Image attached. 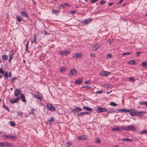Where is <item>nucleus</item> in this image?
<instances>
[{"label":"nucleus","mask_w":147,"mask_h":147,"mask_svg":"<svg viewBox=\"0 0 147 147\" xmlns=\"http://www.w3.org/2000/svg\"><path fill=\"white\" fill-rule=\"evenodd\" d=\"M10 124L12 126H14L16 125L15 122L13 121H10L9 122Z\"/></svg>","instance_id":"nucleus-30"},{"label":"nucleus","mask_w":147,"mask_h":147,"mask_svg":"<svg viewBox=\"0 0 147 147\" xmlns=\"http://www.w3.org/2000/svg\"><path fill=\"white\" fill-rule=\"evenodd\" d=\"M142 65L144 67H147V63L143 62L142 63Z\"/></svg>","instance_id":"nucleus-39"},{"label":"nucleus","mask_w":147,"mask_h":147,"mask_svg":"<svg viewBox=\"0 0 147 147\" xmlns=\"http://www.w3.org/2000/svg\"><path fill=\"white\" fill-rule=\"evenodd\" d=\"M4 144V147L6 146H11L12 145H11L9 143L7 142H3Z\"/></svg>","instance_id":"nucleus-25"},{"label":"nucleus","mask_w":147,"mask_h":147,"mask_svg":"<svg viewBox=\"0 0 147 147\" xmlns=\"http://www.w3.org/2000/svg\"><path fill=\"white\" fill-rule=\"evenodd\" d=\"M81 55L80 53H76V54H75L73 56V57L75 59H76L78 57H81Z\"/></svg>","instance_id":"nucleus-17"},{"label":"nucleus","mask_w":147,"mask_h":147,"mask_svg":"<svg viewBox=\"0 0 147 147\" xmlns=\"http://www.w3.org/2000/svg\"><path fill=\"white\" fill-rule=\"evenodd\" d=\"M90 57H95L96 56H95V55L94 53H90Z\"/></svg>","instance_id":"nucleus-54"},{"label":"nucleus","mask_w":147,"mask_h":147,"mask_svg":"<svg viewBox=\"0 0 147 147\" xmlns=\"http://www.w3.org/2000/svg\"><path fill=\"white\" fill-rule=\"evenodd\" d=\"M16 19L18 22H20L22 20V17L20 16H17Z\"/></svg>","instance_id":"nucleus-20"},{"label":"nucleus","mask_w":147,"mask_h":147,"mask_svg":"<svg viewBox=\"0 0 147 147\" xmlns=\"http://www.w3.org/2000/svg\"><path fill=\"white\" fill-rule=\"evenodd\" d=\"M83 108L85 110H86L89 111H92V109L88 107L84 106L83 107Z\"/></svg>","instance_id":"nucleus-14"},{"label":"nucleus","mask_w":147,"mask_h":147,"mask_svg":"<svg viewBox=\"0 0 147 147\" xmlns=\"http://www.w3.org/2000/svg\"><path fill=\"white\" fill-rule=\"evenodd\" d=\"M66 144H67V145H66V146H71L72 144V143L70 142H69L67 143Z\"/></svg>","instance_id":"nucleus-46"},{"label":"nucleus","mask_w":147,"mask_h":147,"mask_svg":"<svg viewBox=\"0 0 147 147\" xmlns=\"http://www.w3.org/2000/svg\"><path fill=\"white\" fill-rule=\"evenodd\" d=\"M105 88H108L110 87V85L108 84H106L105 85Z\"/></svg>","instance_id":"nucleus-61"},{"label":"nucleus","mask_w":147,"mask_h":147,"mask_svg":"<svg viewBox=\"0 0 147 147\" xmlns=\"http://www.w3.org/2000/svg\"><path fill=\"white\" fill-rule=\"evenodd\" d=\"M135 128L134 126L132 125L129 126L127 127L126 128V130L127 131L132 130V131H135Z\"/></svg>","instance_id":"nucleus-10"},{"label":"nucleus","mask_w":147,"mask_h":147,"mask_svg":"<svg viewBox=\"0 0 147 147\" xmlns=\"http://www.w3.org/2000/svg\"><path fill=\"white\" fill-rule=\"evenodd\" d=\"M5 73V71L2 68H0V74H3Z\"/></svg>","instance_id":"nucleus-41"},{"label":"nucleus","mask_w":147,"mask_h":147,"mask_svg":"<svg viewBox=\"0 0 147 147\" xmlns=\"http://www.w3.org/2000/svg\"><path fill=\"white\" fill-rule=\"evenodd\" d=\"M129 80L131 82H134V79L133 77H131L129 78Z\"/></svg>","instance_id":"nucleus-47"},{"label":"nucleus","mask_w":147,"mask_h":147,"mask_svg":"<svg viewBox=\"0 0 147 147\" xmlns=\"http://www.w3.org/2000/svg\"><path fill=\"white\" fill-rule=\"evenodd\" d=\"M98 0H91V2L92 3H95V2L98 1Z\"/></svg>","instance_id":"nucleus-64"},{"label":"nucleus","mask_w":147,"mask_h":147,"mask_svg":"<svg viewBox=\"0 0 147 147\" xmlns=\"http://www.w3.org/2000/svg\"><path fill=\"white\" fill-rule=\"evenodd\" d=\"M110 104L111 105L115 107L117 105V104L113 102H110Z\"/></svg>","instance_id":"nucleus-35"},{"label":"nucleus","mask_w":147,"mask_h":147,"mask_svg":"<svg viewBox=\"0 0 147 147\" xmlns=\"http://www.w3.org/2000/svg\"><path fill=\"white\" fill-rule=\"evenodd\" d=\"M107 111H107V112L108 113H109V114H114L115 113H118V112L117 111H115L113 109H109L108 111V109L107 110Z\"/></svg>","instance_id":"nucleus-7"},{"label":"nucleus","mask_w":147,"mask_h":147,"mask_svg":"<svg viewBox=\"0 0 147 147\" xmlns=\"http://www.w3.org/2000/svg\"><path fill=\"white\" fill-rule=\"evenodd\" d=\"M35 111V110L34 109H32L31 111V114L32 115H34V113L33 111Z\"/></svg>","instance_id":"nucleus-48"},{"label":"nucleus","mask_w":147,"mask_h":147,"mask_svg":"<svg viewBox=\"0 0 147 147\" xmlns=\"http://www.w3.org/2000/svg\"><path fill=\"white\" fill-rule=\"evenodd\" d=\"M70 74H69V75H75L77 73V71L76 69H71L70 70Z\"/></svg>","instance_id":"nucleus-8"},{"label":"nucleus","mask_w":147,"mask_h":147,"mask_svg":"<svg viewBox=\"0 0 147 147\" xmlns=\"http://www.w3.org/2000/svg\"><path fill=\"white\" fill-rule=\"evenodd\" d=\"M54 121V119L53 117H51L50 119L48 120V122L49 123H51Z\"/></svg>","instance_id":"nucleus-37"},{"label":"nucleus","mask_w":147,"mask_h":147,"mask_svg":"<svg viewBox=\"0 0 147 147\" xmlns=\"http://www.w3.org/2000/svg\"><path fill=\"white\" fill-rule=\"evenodd\" d=\"M34 96L35 97L37 98L39 100H42V98L38 94H35L34 95Z\"/></svg>","instance_id":"nucleus-29"},{"label":"nucleus","mask_w":147,"mask_h":147,"mask_svg":"<svg viewBox=\"0 0 147 147\" xmlns=\"http://www.w3.org/2000/svg\"><path fill=\"white\" fill-rule=\"evenodd\" d=\"M99 48L98 46L97 45H95L94 46L92 47V50L94 51H96Z\"/></svg>","instance_id":"nucleus-24"},{"label":"nucleus","mask_w":147,"mask_h":147,"mask_svg":"<svg viewBox=\"0 0 147 147\" xmlns=\"http://www.w3.org/2000/svg\"><path fill=\"white\" fill-rule=\"evenodd\" d=\"M61 11L60 10H55L53 9L52 10V14H55L56 15H57Z\"/></svg>","instance_id":"nucleus-12"},{"label":"nucleus","mask_w":147,"mask_h":147,"mask_svg":"<svg viewBox=\"0 0 147 147\" xmlns=\"http://www.w3.org/2000/svg\"><path fill=\"white\" fill-rule=\"evenodd\" d=\"M105 1L103 0H102L100 3V5H102L104 4L105 3Z\"/></svg>","instance_id":"nucleus-52"},{"label":"nucleus","mask_w":147,"mask_h":147,"mask_svg":"<svg viewBox=\"0 0 147 147\" xmlns=\"http://www.w3.org/2000/svg\"><path fill=\"white\" fill-rule=\"evenodd\" d=\"M3 142H0V147H4Z\"/></svg>","instance_id":"nucleus-51"},{"label":"nucleus","mask_w":147,"mask_h":147,"mask_svg":"<svg viewBox=\"0 0 147 147\" xmlns=\"http://www.w3.org/2000/svg\"><path fill=\"white\" fill-rule=\"evenodd\" d=\"M20 14L23 17L27 18L28 20L29 19V17L27 13L25 11H23L21 12Z\"/></svg>","instance_id":"nucleus-4"},{"label":"nucleus","mask_w":147,"mask_h":147,"mask_svg":"<svg viewBox=\"0 0 147 147\" xmlns=\"http://www.w3.org/2000/svg\"><path fill=\"white\" fill-rule=\"evenodd\" d=\"M141 53V52H136V55L137 56H138Z\"/></svg>","instance_id":"nucleus-58"},{"label":"nucleus","mask_w":147,"mask_h":147,"mask_svg":"<svg viewBox=\"0 0 147 147\" xmlns=\"http://www.w3.org/2000/svg\"><path fill=\"white\" fill-rule=\"evenodd\" d=\"M13 50L11 51L10 53L9 54V59L11 60H12L13 58V55H14L13 53Z\"/></svg>","instance_id":"nucleus-13"},{"label":"nucleus","mask_w":147,"mask_h":147,"mask_svg":"<svg viewBox=\"0 0 147 147\" xmlns=\"http://www.w3.org/2000/svg\"><path fill=\"white\" fill-rule=\"evenodd\" d=\"M36 34H35L34 36V40H33V41H31V42L32 43H36V42H35V41H36Z\"/></svg>","instance_id":"nucleus-36"},{"label":"nucleus","mask_w":147,"mask_h":147,"mask_svg":"<svg viewBox=\"0 0 147 147\" xmlns=\"http://www.w3.org/2000/svg\"><path fill=\"white\" fill-rule=\"evenodd\" d=\"M96 143L97 144H100V140H97L96 141Z\"/></svg>","instance_id":"nucleus-60"},{"label":"nucleus","mask_w":147,"mask_h":147,"mask_svg":"<svg viewBox=\"0 0 147 147\" xmlns=\"http://www.w3.org/2000/svg\"><path fill=\"white\" fill-rule=\"evenodd\" d=\"M136 116H142V115L141 114V113H140V112L136 111Z\"/></svg>","instance_id":"nucleus-33"},{"label":"nucleus","mask_w":147,"mask_h":147,"mask_svg":"<svg viewBox=\"0 0 147 147\" xmlns=\"http://www.w3.org/2000/svg\"><path fill=\"white\" fill-rule=\"evenodd\" d=\"M65 6L64 5H61L60 7H59V9H61L62 8L63 9L64 8Z\"/></svg>","instance_id":"nucleus-56"},{"label":"nucleus","mask_w":147,"mask_h":147,"mask_svg":"<svg viewBox=\"0 0 147 147\" xmlns=\"http://www.w3.org/2000/svg\"><path fill=\"white\" fill-rule=\"evenodd\" d=\"M129 111H128V112H129V114L131 115L134 116L136 115V111L134 109H131L130 110H128Z\"/></svg>","instance_id":"nucleus-2"},{"label":"nucleus","mask_w":147,"mask_h":147,"mask_svg":"<svg viewBox=\"0 0 147 147\" xmlns=\"http://www.w3.org/2000/svg\"><path fill=\"white\" fill-rule=\"evenodd\" d=\"M131 54V53H130L128 52L123 53V54H122V55H130Z\"/></svg>","instance_id":"nucleus-45"},{"label":"nucleus","mask_w":147,"mask_h":147,"mask_svg":"<svg viewBox=\"0 0 147 147\" xmlns=\"http://www.w3.org/2000/svg\"><path fill=\"white\" fill-rule=\"evenodd\" d=\"M20 98L21 100L24 102H26V101L24 94L23 93L21 94L20 95Z\"/></svg>","instance_id":"nucleus-11"},{"label":"nucleus","mask_w":147,"mask_h":147,"mask_svg":"<svg viewBox=\"0 0 147 147\" xmlns=\"http://www.w3.org/2000/svg\"><path fill=\"white\" fill-rule=\"evenodd\" d=\"M3 74L5 78V80L7 79L9 77L8 73L7 71H5V73Z\"/></svg>","instance_id":"nucleus-21"},{"label":"nucleus","mask_w":147,"mask_h":147,"mask_svg":"<svg viewBox=\"0 0 147 147\" xmlns=\"http://www.w3.org/2000/svg\"><path fill=\"white\" fill-rule=\"evenodd\" d=\"M139 133L140 134H143L144 133L147 134V130H146L145 129H144L141 130L140 132Z\"/></svg>","instance_id":"nucleus-26"},{"label":"nucleus","mask_w":147,"mask_h":147,"mask_svg":"<svg viewBox=\"0 0 147 147\" xmlns=\"http://www.w3.org/2000/svg\"><path fill=\"white\" fill-rule=\"evenodd\" d=\"M21 91L19 89L17 88L16 89L15 93H14V96H18V95H19L20 94H21Z\"/></svg>","instance_id":"nucleus-9"},{"label":"nucleus","mask_w":147,"mask_h":147,"mask_svg":"<svg viewBox=\"0 0 147 147\" xmlns=\"http://www.w3.org/2000/svg\"><path fill=\"white\" fill-rule=\"evenodd\" d=\"M17 78L16 77H14L12 78V81L13 83H14L15 82V80Z\"/></svg>","instance_id":"nucleus-53"},{"label":"nucleus","mask_w":147,"mask_h":147,"mask_svg":"<svg viewBox=\"0 0 147 147\" xmlns=\"http://www.w3.org/2000/svg\"><path fill=\"white\" fill-rule=\"evenodd\" d=\"M66 68H65V67H62L60 68V71L61 72H63V71H65L66 70Z\"/></svg>","instance_id":"nucleus-34"},{"label":"nucleus","mask_w":147,"mask_h":147,"mask_svg":"<svg viewBox=\"0 0 147 147\" xmlns=\"http://www.w3.org/2000/svg\"><path fill=\"white\" fill-rule=\"evenodd\" d=\"M136 116H142V115L141 114V113H140V112L136 111Z\"/></svg>","instance_id":"nucleus-32"},{"label":"nucleus","mask_w":147,"mask_h":147,"mask_svg":"<svg viewBox=\"0 0 147 147\" xmlns=\"http://www.w3.org/2000/svg\"><path fill=\"white\" fill-rule=\"evenodd\" d=\"M118 111L120 112H123L125 113H127L128 111H128V110L126 109H118L117 110Z\"/></svg>","instance_id":"nucleus-18"},{"label":"nucleus","mask_w":147,"mask_h":147,"mask_svg":"<svg viewBox=\"0 0 147 147\" xmlns=\"http://www.w3.org/2000/svg\"><path fill=\"white\" fill-rule=\"evenodd\" d=\"M90 20V19H86L84 20V21L83 22L85 23L86 25H87L89 24V21Z\"/></svg>","instance_id":"nucleus-28"},{"label":"nucleus","mask_w":147,"mask_h":147,"mask_svg":"<svg viewBox=\"0 0 147 147\" xmlns=\"http://www.w3.org/2000/svg\"><path fill=\"white\" fill-rule=\"evenodd\" d=\"M111 54H108L107 55L106 57L108 58H111Z\"/></svg>","instance_id":"nucleus-50"},{"label":"nucleus","mask_w":147,"mask_h":147,"mask_svg":"<svg viewBox=\"0 0 147 147\" xmlns=\"http://www.w3.org/2000/svg\"><path fill=\"white\" fill-rule=\"evenodd\" d=\"M3 107L5 108L8 111H10L9 109L8 108L7 106H5L4 104H3Z\"/></svg>","instance_id":"nucleus-42"},{"label":"nucleus","mask_w":147,"mask_h":147,"mask_svg":"<svg viewBox=\"0 0 147 147\" xmlns=\"http://www.w3.org/2000/svg\"><path fill=\"white\" fill-rule=\"evenodd\" d=\"M128 63L130 64H133L134 63V61L133 60H131L129 61H128Z\"/></svg>","instance_id":"nucleus-40"},{"label":"nucleus","mask_w":147,"mask_h":147,"mask_svg":"<svg viewBox=\"0 0 147 147\" xmlns=\"http://www.w3.org/2000/svg\"><path fill=\"white\" fill-rule=\"evenodd\" d=\"M96 94H100L102 93V90H101L99 91H96Z\"/></svg>","instance_id":"nucleus-49"},{"label":"nucleus","mask_w":147,"mask_h":147,"mask_svg":"<svg viewBox=\"0 0 147 147\" xmlns=\"http://www.w3.org/2000/svg\"><path fill=\"white\" fill-rule=\"evenodd\" d=\"M11 71H10L9 72V75H8V76H9V77H11Z\"/></svg>","instance_id":"nucleus-62"},{"label":"nucleus","mask_w":147,"mask_h":147,"mask_svg":"<svg viewBox=\"0 0 147 147\" xmlns=\"http://www.w3.org/2000/svg\"><path fill=\"white\" fill-rule=\"evenodd\" d=\"M106 111H107V110L105 108L100 107V106H98L97 107V111L98 112H102Z\"/></svg>","instance_id":"nucleus-5"},{"label":"nucleus","mask_w":147,"mask_h":147,"mask_svg":"<svg viewBox=\"0 0 147 147\" xmlns=\"http://www.w3.org/2000/svg\"><path fill=\"white\" fill-rule=\"evenodd\" d=\"M5 137L7 138H11V140L14 139L16 137L14 136H12L10 135H6L5 136Z\"/></svg>","instance_id":"nucleus-15"},{"label":"nucleus","mask_w":147,"mask_h":147,"mask_svg":"<svg viewBox=\"0 0 147 147\" xmlns=\"http://www.w3.org/2000/svg\"><path fill=\"white\" fill-rule=\"evenodd\" d=\"M107 71H102L101 72V75L102 76H106Z\"/></svg>","instance_id":"nucleus-38"},{"label":"nucleus","mask_w":147,"mask_h":147,"mask_svg":"<svg viewBox=\"0 0 147 147\" xmlns=\"http://www.w3.org/2000/svg\"><path fill=\"white\" fill-rule=\"evenodd\" d=\"M87 138V137L85 135H83L81 136H79L78 138V139L79 140H85Z\"/></svg>","instance_id":"nucleus-19"},{"label":"nucleus","mask_w":147,"mask_h":147,"mask_svg":"<svg viewBox=\"0 0 147 147\" xmlns=\"http://www.w3.org/2000/svg\"><path fill=\"white\" fill-rule=\"evenodd\" d=\"M82 80L80 79H79L78 80L75 81V84H80L82 82Z\"/></svg>","instance_id":"nucleus-22"},{"label":"nucleus","mask_w":147,"mask_h":147,"mask_svg":"<svg viewBox=\"0 0 147 147\" xmlns=\"http://www.w3.org/2000/svg\"><path fill=\"white\" fill-rule=\"evenodd\" d=\"M47 107L49 110L51 111H54L55 109V108L52 105L50 104H48L47 105Z\"/></svg>","instance_id":"nucleus-3"},{"label":"nucleus","mask_w":147,"mask_h":147,"mask_svg":"<svg viewBox=\"0 0 147 147\" xmlns=\"http://www.w3.org/2000/svg\"><path fill=\"white\" fill-rule=\"evenodd\" d=\"M82 110V109L79 107H75L71 110V111L74 113H78Z\"/></svg>","instance_id":"nucleus-1"},{"label":"nucleus","mask_w":147,"mask_h":147,"mask_svg":"<svg viewBox=\"0 0 147 147\" xmlns=\"http://www.w3.org/2000/svg\"><path fill=\"white\" fill-rule=\"evenodd\" d=\"M1 57L3 61H4L8 59V56L6 55H2Z\"/></svg>","instance_id":"nucleus-16"},{"label":"nucleus","mask_w":147,"mask_h":147,"mask_svg":"<svg viewBox=\"0 0 147 147\" xmlns=\"http://www.w3.org/2000/svg\"><path fill=\"white\" fill-rule=\"evenodd\" d=\"M85 112V115H86V114L90 115L91 114L89 112L85 111V112Z\"/></svg>","instance_id":"nucleus-63"},{"label":"nucleus","mask_w":147,"mask_h":147,"mask_svg":"<svg viewBox=\"0 0 147 147\" xmlns=\"http://www.w3.org/2000/svg\"><path fill=\"white\" fill-rule=\"evenodd\" d=\"M20 100V98L18 97L16 98V99H11L9 100V101L12 104H13L15 103H17Z\"/></svg>","instance_id":"nucleus-6"},{"label":"nucleus","mask_w":147,"mask_h":147,"mask_svg":"<svg viewBox=\"0 0 147 147\" xmlns=\"http://www.w3.org/2000/svg\"><path fill=\"white\" fill-rule=\"evenodd\" d=\"M123 0H120L119 2H117V4L118 5L120 4L123 1Z\"/></svg>","instance_id":"nucleus-59"},{"label":"nucleus","mask_w":147,"mask_h":147,"mask_svg":"<svg viewBox=\"0 0 147 147\" xmlns=\"http://www.w3.org/2000/svg\"><path fill=\"white\" fill-rule=\"evenodd\" d=\"M140 113H141L143 114H146V112L145 111H140Z\"/></svg>","instance_id":"nucleus-55"},{"label":"nucleus","mask_w":147,"mask_h":147,"mask_svg":"<svg viewBox=\"0 0 147 147\" xmlns=\"http://www.w3.org/2000/svg\"><path fill=\"white\" fill-rule=\"evenodd\" d=\"M85 115V112H81L79 113H78V114L77 115L78 117H80V116H84Z\"/></svg>","instance_id":"nucleus-27"},{"label":"nucleus","mask_w":147,"mask_h":147,"mask_svg":"<svg viewBox=\"0 0 147 147\" xmlns=\"http://www.w3.org/2000/svg\"><path fill=\"white\" fill-rule=\"evenodd\" d=\"M64 55H65L69 53V51L68 50H66L64 51Z\"/></svg>","instance_id":"nucleus-44"},{"label":"nucleus","mask_w":147,"mask_h":147,"mask_svg":"<svg viewBox=\"0 0 147 147\" xmlns=\"http://www.w3.org/2000/svg\"><path fill=\"white\" fill-rule=\"evenodd\" d=\"M126 128L127 127L125 126H121L120 127V128L121 129V131L123 130V129L125 130H126Z\"/></svg>","instance_id":"nucleus-43"},{"label":"nucleus","mask_w":147,"mask_h":147,"mask_svg":"<svg viewBox=\"0 0 147 147\" xmlns=\"http://www.w3.org/2000/svg\"><path fill=\"white\" fill-rule=\"evenodd\" d=\"M121 140L122 141H126L127 142H130L131 141H132V139H130L129 138H123Z\"/></svg>","instance_id":"nucleus-31"},{"label":"nucleus","mask_w":147,"mask_h":147,"mask_svg":"<svg viewBox=\"0 0 147 147\" xmlns=\"http://www.w3.org/2000/svg\"><path fill=\"white\" fill-rule=\"evenodd\" d=\"M112 131H121V129L120 127H116L113 128L112 129Z\"/></svg>","instance_id":"nucleus-23"},{"label":"nucleus","mask_w":147,"mask_h":147,"mask_svg":"<svg viewBox=\"0 0 147 147\" xmlns=\"http://www.w3.org/2000/svg\"><path fill=\"white\" fill-rule=\"evenodd\" d=\"M145 102H139V103L141 105H144L145 104Z\"/></svg>","instance_id":"nucleus-57"}]
</instances>
